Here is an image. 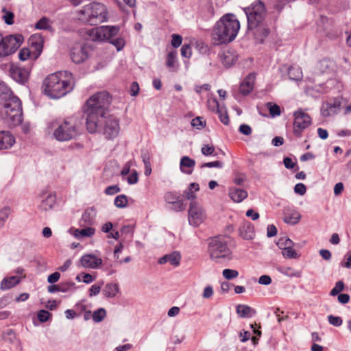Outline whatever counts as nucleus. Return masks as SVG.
Here are the masks:
<instances>
[{
    "instance_id": "nucleus-21",
    "label": "nucleus",
    "mask_w": 351,
    "mask_h": 351,
    "mask_svg": "<svg viewBox=\"0 0 351 351\" xmlns=\"http://www.w3.org/2000/svg\"><path fill=\"white\" fill-rule=\"evenodd\" d=\"M180 259L181 256L180 253L177 251H175L171 254H166L161 257L158 260V263L162 265L169 262L171 265L177 267L180 265Z\"/></svg>"
},
{
    "instance_id": "nucleus-22",
    "label": "nucleus",
    "mask_w": 351,
    "mask_h": 351,
    "mask_svg": "<svg viewBox=\"0 0 351 351\" xmlns=\"http://www.w3.org/2000/svg\"><path fill=\"white\" fill-rule=\"evenodd\" d=\"M195 165V161L189 156H183L180 159V171L186 174L191 175Z\"/></svg>"
},
{
    "instance_id": "nucleus-27",
    "label": "nucleus",
    "mask_w": 351,
    "mask_h": 351,
    "mask_svg": "<svg viewBox=\"0 0 351 351\" xmlns=\"http://www.w3.org/2000/svg\"><path fill=\"white\" fill-rule=\"evenodd\" d=\"M230 197L235 202H241L247 197V193L243 189L231 188L229 190Z\"/></svg>"
},
{
    "instance_id": "nucleus-57",
    "label": "nucleus",
    "mask_w": 351,
    "mask_h": 351,
    "mask_svg": "<svg viewBox=\"0 0 351 351\" xmlns=\"http://www.w3.org/2000/svg\"><path fill=\"white\" fill-rule=\"evenodd\" d=\"M181 55L182 57L189 58L191 56V48L189 45L184 44L181 48Z\"/></svg>"
},
{
    "instance_id": "nucleus-16",
    "label": "nucleus",
    "mask_w": 351,
    "mask_h": 351,
    "mask_svg": "<svg viewBox=\"0 0 351 351\" xmlns=\"http://www.w3.org/2000/svg\"><path fill=\"white\" fill-rule=\"evenodd\" d=\"M102 259L97 257L94 254H85L81 259L80 263L82 267L85 268L96 269L102 264Z\"/></svg>"
},
{
    "instance_id": "nucleus-18",
    "label": "nucleus",
    "mask_w": 351,
    "mask_h": 351,
    "mask_svg": "<svg viewBox=\"0 0 351 351\" xmlns=\"http://www.w3.org/2000/svg\"><path fill=\"white\" fill-rule=\"evenodd\" d=\"M239 235L245 240L253 239L255 236L254 226L249 221H244L239 227Z\"/></svg>"
},
{
    "instance_id": "nucleus-8",
    "label": "nucleus",
    "mask_w": 351,
    "mask_h": 351,
    "mask_svg": "<svg viewBox=\"0 0 351 351\" xmlns=\"http://www.w3.org/2000/svg\"><path fill=\"white\" fill-rule=\"evenodd\" d=\"M49 129L53 130V135L58 141H70L78 134L75 123L71 120H65L62 123L51 122Z\"/></svg>"
},
{
    "instance_id": "nucleus-20",
    "label": "nucleus",
    "mask_w": 351,
    "mask_h": 351,
    "mask_svg": "<svg viewBox=\"0 0 351 351\" xmlns=\"http://www.w3.org/2000/svg\"><path fill=\"white\" fill-rule=\"evenodd\" d=\"M96 210L94 208H87L82 216L80 220L81 226H91L95 221Z\"/></svg>"
},
{
    "instance_id": "nucleus-42",
    "label": "nucleus",
    "mask_w": 351,
    "mask_h": 351,
    "mask_svg": "<svg viewBox=\"0 0 351 351\" xmlns=\"http://www.w3.org/2000/svg\"><path fill=\"white\" fill-rule=\"evenodd\" d=\"M282 255L285 258H298V254L295 250L293 248V247H285L282 250Z\"/></svg>"
},
{
    "instance_id": "nucleus-46",
    "label": "nucleus",
    "mask_w": 351,
    "mask_h": 351,
    "mask_svg": "<svg viewBox=\"0 0 351 351\" xmlns=\"http://www.w3.org/2000/svg\"><path fill=\"white\" fill-rule=\"evenodd\" d=\"M191 125L198 130H201L206 125V121L201 117H197L192 119Z\"/></svg>"
},
{
    "instance_id": "nucleus-28",
    "label": "nucleus",
    "mask_w": 351,
    "mask_h": 351,
    "mask_svg": "<svg viewBox=\"0 0 351 351\" xmlns=\"http://www.w3.org/2000/svg\"><path fill=\"white\" fill-rule=\"evenodd\" d=\"M119 292V287L117 283H108L102 290L104 295L108 298L116 297Z\"/></svg>"
},
{
    "instance_id": "nucleus-52",
    "label": "nucleus",
    "mask_w": 351,
    "mask_h": 351,
    "mask_svg": "<svg viewBox=\"0 0 351 351\" xmlns=\"http://www.w3.org/2000/svg\"><path fill=\"white\" fill-rule=\"evenodd\" d=\"M171 205V209L176 212L182 211L185 209V206L183 203V200L180 198L177 199V201H176L175 203H173Z\"/></svg>"
},
{
    "instance_id": "nucleus-35",
    "label": "nucleus",
    "mask_w": 351,
    "mask_h": 351,
    "mask_svg": "<svg viewBox=\"0 0 351 351\" xmlns=\"http://www.w3.org/2000/svg\"><path fill=\"white\" fill-rule=\"evenodd\" d=\"M106 316V311L104 308H99L94 311L92 315L93 321L96 323L101 322Z\"/></svg>"
},
{
    "instance_id": "nucleus-51",
    "label": "nucleus",
    "mask_w": 351,
    "mask_h": 351,
    "mask_svg": "<svg viewBox=\"0 0 351 351\" xmlns=\"http://www.w3.org/2000/svg\"><path fill=\"white\" fill-rule=\"evenodd\" d=\"M328 322L334 326H340L343 323V320L340 317L332 315L328 316Z\"/></svg>"
},
{
    "instance_id": "nucleus-12",
    "label": "nucleus",
    "mask_w": 351,
    "mask_h": 351,
    "mask_svg": "<svg viewBox=\"0 0 351 351\" xmlns=\"http://www.w3.org/2000/svg\"><path fill=\"white\" fill-rule=\"evenodd\" d=\"M104 122L103 128L104 134L109 139L114 138L119 135L120 127L119 120L114 116H109L101 122ZM101 126V123L99 128Z\"/></svg>"
},
{
    "instance_id": "nucleus-59",
    "label": "nucleus",
    "mask_w": 351,
    "mask_h": 351,
    "mask_svg": "<svg viewBox=\"0 0 351 351\" xmlns=\"http://www.w3.org/2000/svg\"><path fill=\"white\" fill-rule=\"evenodd\" d=\"M182 42V38L181 36L175 34L172 35L171 45L173 47L178 48L181 45Z\"/></svg>"
},
{
    "instance_id": "nucleus-63",
    "label": "nucleus",
    "mask_w": 351,
    "mask_h": 351,
    "mask_svg": "<svg viewBox=\"0 0 351 351\" xmlns=\"http://www.w3.org/2000/svg\"><path fill=\"white\" fill-rule=\"evenodd\" d=\"M239 131L241 134L246 135V136L250 135L252 132L251 127L247 124H241L239 126Z\"/></svg>"
},
{
    "instance_id": "nucleus-24",
    "label": "nucleus",
    "mask_w": 351,
    "mask_h": 351,
    "mask_svg": "<svg viewBox=\"0 0 351 351\" xmlns=\"http://www.w3.org/2000/svg\"><path fill=\"white\" fill-rule=\"evenodd\" d=\"M284 213L285 216L283 218V220L288 224L295 225L301 219V215L295 210H291L289 208H286Z\"/></svg>"
},
{
    "instance_id": "nucleus-3",
    "label": "nucleus",
    "mask_w": 351,
    "mask_h": 351,
    "mask_svg": "<svg viewBox=\"0 0 351 351\" xmlns=\"http://www.w3.org/2000/svg\"><path fill=\"white\" fill-rule=\"evenodd\" d=\"M9 92L8 86L4 83H0V97L5 95V97H3L5 101L1 110V114L5 122L10 127H14L20 125L23 121L21 102L17 97L11 94L7 98Z\"/></svg>"
},
{
    "instance_id": "nucleus-64",
    "label": "nucleus",
    "mask_w": 351,
    "mask_h": 351,
    "mask_svg": "<svg viewBox=\"0 0 351 351\" xmlns=\"http://www.w3.org/2000/svg\"><path fill=\"white\" fill-rule=\"evenodd\" d=\"M344 258L346 259V261L345 262L341 263V266L345 268L350 269L351 268V252H348L346 254Z\"/></svg>"
},
{
    "instance_id": "nucleus-14",
    "label": "nucleus",
    "mask_w": 351,
    "mask_h": 351,
    "mask_svg": "<svg viewBox=\"0 0 351 351\" xmlns=\"http://www.w3.org/2000/svg\"><path fill=\"white\" fill-rule=\"evenodd\" d=\"M341 105V99L339 97L332 98L322 103L321 114L324 117H328L337 114Z\"/></svg>"
},
{
    "instance_id": "nucleus-47",
    "label": "nucleus",
    "mask_w": 351,
    "mask_h": 351,
    "mask_svg": "<svg viewBox=\"0 0 351 351\" xmlns=\"http://www.w3.org/2000/svg\"><path fill=\"white\" fill-rule=\"evenodd\" d=\"M110 43L117 48V51L123 49L125 45V40L121 37H119L115 39L112 38Z\"/></svg>"
},
{
    "instance_id": "nucleus-15",
    "label": "nucleus",
    "mask_w": 351,
    "mask_h": 351,
    "mask_svg": "<svg viewBox=\"0 0 351 351\" xmlns=\"http://www.w3.org/2000/svg\"><path fill=\"white\" fill-rule=\"evenodd\" d=\"M29 72V69L19 66H12L10 70V74L12 78L22 84L27 82Z\"/></svg>"
},
{
    "instance_id": "nucleus-62",
    "label": "nucleus",
    "mask_w": 351,
    "mask_h": 351,
    "mask_svg": "<svg viewBox=\"0 0 351 351\" xmlns=\"http://www.w3.org/2000/svg\"><path fill=\"white\" fill-rule=\"evenodd\" d=\"M306 191V186L302 183H298L294 186V192L300 195L305 194Z\"/></svg>"
},
{
    "instance_id": "nucleus-55",
    "label": "nucleus",
    "mask_w": 351,
    "mask_h": 351,
    "mask_svg": "<svg viewBox=\"0 0 351 351\" xmlns=\"http://www.w3.org/2000/svg\"><path fill=\"white\" fill-rule=\"evenodd\" d=\"M104 284L103 282L100 283V285H93L89 289V296L93 297L98 295L101 291V285Z\"/></svg>"
},
{
    "instance_id": "nucleus-19",
    "label": "nucleus",
    "mask_w": 351,
    "mask_h": 351,
    "mask_svg": "<svg viewBox=\"0 0 351 351\" xmlns=\"http://www.w3.org/2000/svg\"><path fill=\"white\" fill-rule=\"evenodd\" d=\"M15 143V138L8 131H0V149L10 148Z\"/></svg>"
},
{
    "instance_id": "nucleus-7",
    "label": "nucleus",
    "mask_w": 351,
    "mask_h": 351,
    "mask_svg": "<svg viewBox=\"0 0 351 351\" xmlns=\"http://www.w3.org/2000/svg\"><path fill=\"white\" fill-rule=\"evenodd\" d=\"M208 252L210 259L217 263L230 261L232 258L226 237L217 236L211 238L208 245Z\"/></svg>"
},
{
    "instance_id": "nucleus-25",
    "label": "nucleus",
    "mask_w": 351,
    "mask_h": 351,
    "mask_svg": "<svg viewBox=\"0 0 351 351\" xmlns=\"http://www.w3.org/2000/svg\"><path fill=\"white\" fill-rule=\"evenodd\" d=\"M56 197L53 193H49L39 205V208L45 212L51 210L56 204Z\"/></svg>"
},
{
    "instance_id": "nucleus-13",
    "label": "nucleus",
    "mask_w": 351,
    "mask_h": 351,
    "mask_svg": "<svg viewBox=\"0 0 351 351\" xmlns=\"http://www.w3.org/2000/svg\"><path fill=\"white\" fill-rule=\"evenodd\" d=\"M294 118L293 132L295 136H300L302 132L310 125L311 119L307 113L302 110L295 112Z\"/></svg>"
},
{
    "instance_id": "nucleus-48",
    "label": "nucleus",
    "mask_w": 351,
    "mask_h": 351,
    "mask_svg": "<svg viewBox=\"0 0 351 351\" xmlns=\"http://www.w3.org/2000/svg\"><path fill=\"white\" fill-rule=\"evenodd\" d=\"M176 52L171 51L169 52L167 55V66L169 68H172L175 66L176 62Z\"/></svg>"
},
{
    "instance_id": "nucleus-61",
    "label": "nucleus",
    "mask_w": 351,
    "mask_h": 351,
    "mask_svg": "<svg viewBox=\"0 0 351 351\" xmlns=\"http://www.w3.org/2000/svg\"><path fill=\"white\" fill-rule=\"evenodd\" d=\"M121 191L117 185H111L105 189V193L108 195H112L119 193Z\"/></svg>"
},
{
    "instance_id": "nucleus-39",
    "label": "nucleus",
    "mask_w": 351,
    "mask_h": 351,
    "mask_svg": "<svg viewBox=\"0 0 351 351\" xmlns=\"http://www.w3.org/2000/svg\"><path fill=\"white\" fill-rule=\"evenodd\" d=\"M3 15L2 19L7 25H12L14 23V14L10 11H8L5 8L2 9Z\"/></svg>"
},
{
    "instance_id": "nucleus-43",
    "label": "nucleus",
    "mask_w": 351,
    "mask_h": 351,
    "mask_svg": "<svg viewBox=\"0 0 351 351\" xmlns=\"http://www.w3.org/2000/svg\"><path fill=\"white\" fill-rule=\"evenodd\" d=\"M277 245H278L279 248L282 250L285 247H289L293 246V242L287 237H282L279 239L278 242L277 243Z\"/></svg>"
},
{
    "instance_id": "nucleus-32",
    "label": "nucleus",
    "mask_w": 351,
    "mask_h": 351,
    "mask_svg": "<svg viewBox=\"0 0 351 351\" xmlns=\"http://www.w3.org/2000/svg\"><path fill=\"white\" fill-rule=\"evenodd\" d=\"M237 313L242 317H247L253 316L256 311L247 305L239 304L237 306Z\"/></svg>"
},
{
    "instance_id": "nucleus-50",
    "label": "nucleus",
    "mask_w": 351,
    "mask_h": 351,
    "mask_svg": "<svg viewBox=\"0 0 351 351\" xmlns=\"http://www.w3.org/2000/svg\"><path fill=\"white\" fill-rule=\"evenodd\" d=\"M180 197L173 192H167L165 195V200L167 204H172L175 203Z\"/></svg>"
},
{
    "instance_id": "nucleus-56",
    "label": "nucleus",
    "mask_w": 351,
    "mask_h": 351,
    "mask_svg": "<svg viewBox=\"0 0 351 351\" xmlns=\"http://www.w3.org/2000/svg\"><path fill=\"white\" fill-rule=\"evenodd\" d=\"M223 166V163L222 162L217 160V161L203 163L200 166V168H202H202H205V167H209V168H211V167L222 168Z\"/></svg>"
},
{
    "instance_id": "nucleus-45",
    "label": "nucleus",
    "mask_w": 351,
    "mask_h": 351,
    "mask_svg": "<svg viewBox=\"0 0 351 351\" xmlns=\"http://www.w3.org/2000/svg\"><path fill=\"white\" fill-rule=\"evenodd\" d=\"M143 162L145 165V176H149L152 172L151 164L149 162V157L147 154H142Z\"/></svg>"
},
{
    "instance_id": "nucleus-2",
    "label": "nucleus",
    "mask_w": 351,
    "mask_h": 351,
    "mask_svg": "<svg viewBox=\"0 0 351 351\" xmlns=\"http://www.w3.org/2000/svg\"><path fill=\"white\" fill-rule=\"evenodd\" d=\"M75 84L73 74L69 71H58L48 75L43 82L44 93L52 99H59L74 88Z\"/></svg>"
},
{
    "instance_id": "nucleus-30",
    "label": "nucleus",
    "mask_w": 351,
    "mask_h": 351,
    "mask_svg": "<svg viewBox=\"0 0 351 351\" xmlns=\"http://www.w3.org/2000/svg\"><path fill=\"white\" fill-rule=\"evenodd\" d=\"M199 189V184L195 182L191 183L189 187L184 191L183 195L185 198L188 200L195 201L196 198L195 192L198 191Z\"/></svg>"
},
{
    "instance_id": "nucleus-1",
    "label": "nucleus",
    "mask_w": 351,
    "mask_h": 351,
    "mask_svg": "<svg viewBox=\"0 0 351 351\" xmlns=\"http://www.w3.org/2000/svg\"><path fill=\"white\" fill-rule=\"evenodd\" d=\"M110 104V98L106 91L97 93L86 101L84 112L86 115L87 130L90 133L97 131L101 122L106 118Z\"/></svg>"
},
{
    "instance_id": "nucleus-5",
    "label": "nucleus",
    "mask_w": 351,
    "mask_h": 351,
    "mask_svg": "<svg viewBox=\"0 0 351 351\" xmlns=\"http://www.w3.org/2000/svg\"><path fill=\"white\" fill-rule=\"evenodd\" d=\"M245 12L247 19L248 28L256 29L254 34L257 38L262 40L267 36L269 30L264 25L263 21L266 16L265 5L261 1H256L250 7L245 9Z\"/></svg>"
},
{
    "instance_id": "nucleus-54",
    "label": "nucleus",
    "mask_w": 351,
    "mask_h": 351,
    "mask_svg": "<svg viewBox=\"0 0 351 351\" xmlns=\"http://www.w3.org/2000/svg\"><path fill=\"white\" fill-rule=\"evenodd\" d=\"M74 287L75 283L72 282H66L59 285L60 291L64 293L71 290Z\"/></svg>"
},
{
    "instance_id": "nucleus-29",
    "label": "nucleus",
    "mask_w": 351,
    "mask_h": 351,
    "mask_svg": "<svg viewBox=\"0 0 351 351\" xmlns=\"http://www.w3.org/2000/svg\"><path fill=\"white\" fill-rule=\"evenodd\" d=\"M222 64L225 66H230L237 60V56L232 51H227L220 55Z\"/></svg>"
},
{
    "instance_id": "nucleus-11",
    "label": "nucleus",
    "mask_w": 351,
    "mask_h": 351,
    "mask_svg": "<svg viewBox=\"0 0 351 351\" xmlns=\"http://www.w3.org/2000/svg\"><path fill=\"white\" fill-rule=\"evenodd\" d=\"M206 218L203 206L197 201L190 202L188 210V221L191 226L197 227L202 223Z\"/></svg>"
},
{
    "instance_id": "nucleus-38",
    "label": "nucleus",
    "mask_w": 351,
    "mask_h": 351,
    "mask_svg": "<svg viewBox=\"0 0 351 351\" xmlns=\"http://www.w3.org/2000/svg\"><path fill=\"white\" fill-rule=\"evenodd\" d=\"M117 208H125L128 205V198L125 195H119L114 199V202Z\"/></svg>"
},
{
    "instance_id": "nucleus-44",
    "label": "nucleus",
    "mask_w": 351,
    "mask_h": 351,
    "mask_svg": "<svg viewBox=\"0 0 351 351\" xmlns=\"http://www.w3.org/2000/svg\"><path fill=\"white\" fill-rule=\"evenodd\" d=\"M223 276L227 280L234 279L239 276V272L237 270L231 269H225L223 270Z\"/></svg>"
},
{
    "instance_id": "nucleus-10",
    "label": "nucleus",
    "mask_w": 351,
    "mask_h": 351,
    "mask_svg": "<svg viewBox=\"0 0 351 351\" xmlns=\"http://www.w3.org/2000/svg\"><path fill=\"white\" fill-rule=\"evenodd\" d=\"M120 28L119 26L104 25L93 28L89 31L90 38L94 41H108L118 34Z\"/></svg>"
},
{
    "instance_id": "nucleus-31",
    "label": "nucleus",
    "mask_w": 351,
    "mask_h": 351,
    "mask_svg": "<svg viewBox=\"0 0 351 351\" xmlns=\"http://www.w3.org/2000/svg\"><path fill=\"white\" fill-rule=\"evenodd\" d=\"M85 228L82 229H75L74 230V236L77 238H84V237H92L95 232V229L90 227L89 226H84Z\"/></svg>"
},
{
    "instance_id": "nucleus-34",
    "label": "nucleus",
    "mask_w": 351,
    "mask_h": 351,
    "mask_svg": "<svg viewBox=\"0 0 351 351\" xmlns=\"http://www.w3.org/2000/svg\"><path fill=\"white\" fill-rule=\"evenodd\" d=\"M288 75L291 80H300L302 77V72L299 67L290 66L288 69Z\"/></svg>"
},
{
    "instance_id": "nucleus-4",
    "label": "nucleus",
    "mask_w": 351,
    "mask_h": 351,
    "mask_svg": "<svg viewBox=\"0 0 351 351\" xmlns=\"http://www.w3.org/2000/svg\"><path fill=\"white\" fill-rule=\"evenodd\" d=\"M240 29V23L233 14H226L217 21L213 28L212 37L215 45L232 42Z\"/></svg>"
},
{
    "instance_id": "nucleus-49",
    "label": "nucleus",
    "mask_w": 351,
    "mask_h": 351,
    "mask_svg": "<svg viewBox=\"0 0 351 351\" xmlns=\"http://www.w3.org/2000/svg\"><path fill=\"white\" fill-rule=\"evenodd\" d=\"M344 289V284L342 281L336 282L335 286L330 291V294L332 296L338 295Z\"/></svg>"
},
{
    "instance_id": "nucleus-41",
    "label": "nucleus",
    "mask_w": 351,
    "mask_h": 351,
    "mask_svg": "<svg viewBox=\"0 0 351 351\" xmlns=\"http://www.w3.org/2000/svg\"><path fill=\"white\" fill-rule=\"evenodd\" d=\"M95 278L89 274L81 273L77 276L76 280L79 282L83 281L86 284H89L95 280Z\"/></svg>"
},
{
    "instance_id": "nucleus-37",
    "label": "nucleus",
    "mask_w": 351,
    "mask_h": 351,
    "mask_svg": "<svg viewBox=\"0 0 351 351\" xmlns=\"http://www.w3.org/2000/svg\"><path fill=\"white\" fill-rule=\"evenodd\" d=\"M267 108L269 111V114L272 117L280 116L281 114V111L279 106L276 104H273L271 102H268L266 104Z\"/></svg>"
},
{
    "instance_id": "nucleus-36",
    "label": "nucleus",
    "mask_w": 351,
    "mask_h": 351,
    "mask_svg": "<svg viewBox=\"0 0 351 351\" xmlns=\"http://www.w3.org/2000/svg\"><path fill=\"white\" fill-rule=\"evenodd\" d=\"M36 29L52 30L51 25L49 23V19L46 17L41 18L35 25Z\"/></svg>"
},
{
    "instance_id": "nucleus-26",
    "label": "nucleus",
    "mask_w": 351,
    "mask_h": 351,
    "mask_svg": "<svg viewBox=\"0 0 351 351\" xmlns=\"http://www.w3.org/2000/svg\"><path fill=\"white\" fill-rule=\"evenodd\" d=\"M20 281V277L16 276L4 278L1 282L0 289L1 291L10 289L18 285Z\"/></svg>"
},
{
    "instance_id": "nucleus-33",
    "label": "nucleus",
    "mask_w": 351,
    "mask_h": 351,
    "mask_svg": "<svg viewBox=\"0 0 351 351\" xmlns=\"http://www.w3.org/2000/svg\"><path fill=\"white\" fill-rule=\"evenodd\" d=\"M213 102L215 103V104L217 107V114L219 115L220 121L224 125H228L229 122H230V120H229V117H228V113H227L226 110L225 109H223V108H220L219 107V105L218 101H217V99H214Z\"/></svg>"
},
{
    "instance_id": "nucleus-53",
    "label": "nucleus",
    "mask_w": 351,
    "mask_h": 351,
    "mask_svg": "<svg viewBox=\"0 0 351 351\" xmlns=\"http://www.w3.org/2000/svg\"><path fill=\"white\" fill-rule=\"evenodd\" d=\"M215 147L213 145H204L202 149H201V152L203 155L204 156H211V155H215L214 153H215Z\"/></svg>"
},
{
    "instance_id": "nucleus-23",
    "label": "nucleus",
    "mask_w": 351,
    "mask_h": 351,
    "mask_svg": "<svg viewBox=\"0 0 351 351\" xmlns=\"http://www.w3.org/2000/svg\"><path fill=\"white\" fill-rule=\"evenodd\" d=\"M255 75L254 74H249L239 87V92L243 95H248L253 89Z\"/></svg>"
},
{
    "instance_id": "nucleus-58",
    "label": "nucleus",
    "mask_w": 351,
    "mask_h": 351,
    "mask_svg": "<svg viewBox=\"0 0 351 351\" xmlns=\"http://www.w3.org/2000/svg\"><path fill=\"white\" fill-rule=\"evenodd\" d=\"M51 314L49 311L45 310H40L38 313V319L41 322H47L50 317Z\"/></svg>"
},
{
    "instance_id": "nucleus-60",
    "label": "nucleus",
    "mask_w": 351,
    "mask_h": 351,
    "mask_svg": "<svg viewBox=\"0 0 351 351\" xmlns=\"http://www.w3.org/2000/svg\"><path fill=\"white\" fill-rule=\"evenodd\" d=\"M30 53H31L28 49L23 48L19 53V58L22 61L27 60L29 58Z\"/></svg>"
},
{
    "instance_id": "nucleus-40",
    "label": "nucleus",
    "mask_w": 351,
    "mask_h": 351,
    "mask_svg": "<svg viewBox=\"0 0 351 351\" xmlns=\"http://www.w3.org/2000/svg\"><path fill=\"white\" fill-rule=\"evenodd\" d=\"M10 213V208L8 206H5L0 210V228L3 227L5 221L8 218Z\"/></svg>"
},
{
    "instance_id": "nucleus-6",
    "label": "nucleus",
    "mask_w": 351,
    "mask_h": 351,
    "mask_svg": "<svg viewBox=\"0 0 351 351\" xmlns=\"http://www.w3.org/2000/svg\"><path fill=\"white\" fill-rule=\"evenodd\" d=\"M108 12L106 6L97 2L84 5L77 12V19L82 23L96 25L107 20Z\"/></svg>"
},
{
    "instance_id": "nucleus-9",
    "label": "nucleus",
    "mask_w": 351,
    "mask_h": 351,
    "mask_svg": "<svg viewBox=\"0 0 351 351\" xmlns=\"http://www.w3.org/2000/svg\"><path fill=\"white\" fill-rule=\"evenodd\" d=\"M23 42L21 34L3 36L0 34V58L7 57L14 53Z\"/></svg>"
},
{
    "instance_id": "nucleus-17",
    "label": "nucleus",
    "mask_w": 351,
    "mask_h": 351,
    "mask_svg": "<svg viewBox=\"0 0 351 351\" xmlns=\"http://www.w3.org/2000/svg\"><path fill=\"white\" fill-rule=\"evenodd\" d=\"M88 58V53L85 48L81 45L74 47L71 51V58L76 64L83 62Z\"/></svg>"
}]
</instances>
